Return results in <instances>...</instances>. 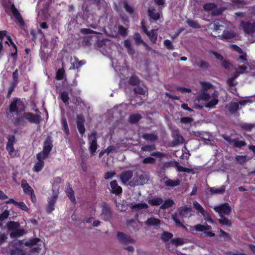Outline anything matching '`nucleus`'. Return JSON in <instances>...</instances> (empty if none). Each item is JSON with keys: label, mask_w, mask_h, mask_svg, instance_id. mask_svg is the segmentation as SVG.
<instances>
[{"label": "nucleus", "mask_w": 255, "mask_h": 255, "mask_svg": "<svg viewBox=\"0 0 255 255\" xmlns=\"http://www.w3.org/2000/svg\"><path fill=\"white\" fill-rule=\"evenodd\" d=\"M26 113H24L22 114L19 115L18 117L14 120V124L15 126H24L27 123V121L25 118Z\"/></svg>", "instance_id": "f3484780"}, {"label": "nucleus", "mask_w": 255, "mask_h": 255, "mask_svg": "<svg viewBox=\"0 0 255 255\" xmlns=\"http://www.w3.org/2000/svg\"><path fill=\"white\" fill-rule=\"evenodd\" d=\"M60 96H61V99L62 101L64 103H66L68 102V101L69 100V96H68V95L67 92H61Z\"/></svg>", "instance_id": "0e129e2a"}, {"label": "nucleus", "mask_w": 255, "mask_h": 255, "mask_svg": "<svg viewBox=\"0 0 255 255\" xmlns=\"http://www.w3.org/2000/svg\"><path fill=\"white\" fill-rule=\"evenodd\" d=\"M23 233L24 232L22 230L18 228L13 231H11L10 235L11 237H20L23 234Z\"/></svg>", "instance_id": "a19ab883"}, {"label": "nucleus", "mask_w": 255, "mask_h": 255, "mask_svg": "<svg viewBox=\"0 0 255 255\" xmlns=\"http://www.w3.org/2000/svg\"><path fill=\"white\" fill-rule=\"evenodd\" d=\"M101 215L102 218L106 221H109L112 217V214L109 206L106 203L102 205Z\"/></svg>", "instance_id": "6e6552de"}, {"label": "nucleus", "mask_w": 255, "mask_h": 255, "mask_svg": "<svg viewBox=\"0 0 255 255\" xmlns=\"http://www.w3.org/2000/svg\"><path fill=\"white\" fill-rule=\"evenodd\" d=\"M228 110L232 114L237 112L239 109V104L236 102H231L227 106Z\"/></svg>", "instance_id": "c85d7f7f"}, {"label": "nucleus", "mask_w": 255, "mask_h": 255, "mask_svg": "<svg viewBox=\"0 0 255 255\" xmlns=\"http://www.w3.org/2000/svg\"><path fill=\"white\" fill-rule=\"evenodd\" d=\"M119 240L124 244L134 243V241L129 236L121 232H119L117 234Z\"/></svg>", "instance_id": "4468645a"}, {"label": "nucleus", "mask_w": 255, "mask_h": 255, "mask_svg": "<svg viewBox=\"0 0 255 255\" xmlns=\"http://www.w3.org/2000/svg\"><path fill=\"white\" fill-rule=\"evenodd\" d=\"M144 223L147 226H158L160 224V221L158 219L151 217L147 219Z\"/></svg>", "instance_id": "393cba45"}, {"label": "nucleus", "mask_w": 255, "mask_h": 255, "mask_svg": "<svg viewBox=\"0 0 255 255\" xmlns=\"http://www.w3.org/2000/svg\"><path fill=\"white\" fill-rule=\"evenodd\" d=\"M15 140V137L14 136H11L8 138V141L6 144V148L8 152V154L11 157H14L16 156V151L13 148V143Z\"/></svg>", "instance_id": "1a4fd4ad"}, {"label": "nucleus", "mask_w": 255, "mask_h": 255, "mask_svg": "<svg viewBox=\"0 0 255 255\" xmlns=\"http://www.w3.org/2000/svg\"><path fill=\"white\" fill-rule=\"evenodd\" d=\"M58 198V195L54 194L49 198L48 202V204L46 208V212L48 213H51L54 210V206Z\"/></svg>", "instance_id": "9d476101"}, {"label": "nucleus", "mask_w": 255, "mask_h": 255, "mask_svg": "<svg viewBox=\"0 0 255 255\" xmlns=\"http://www.w3.org/2000/svg\"><path fill=\"white\" fill-rule=\"evenodd\" d=\"M141 119V116L138 114L132 115L129 117V121L132 124L136 123Z\"/></svg>", "instance_id": "a18cd8bd"}, {"label": "nucleus", "mask_w": 255, "mask_h": 255, "mask_svg": "<svg viewBox=\"0 0 255 255\" xmlns=\"http://www.w3.org/2000/svg\"><path fill=\"white\" fill-rule=\"evenodd\" d=\"M241 26L247 33L251 34L255 32V24L254 23L242 22Z\"/></svg>", "instance_id": "f8f14e48"}, {"label": "nucleus", "mask_w": 255, "mask_h": 255, "mask_svg": "<svg viewBox=\"0 0 255 255\" xmlns=\"http://www.w3.org/2000/svg\"><path fill=\"white\" fill-rule=\"evenodd\" d=\"M202 216H203L204 219L206 221H208L210 223H211V224L214 223V222L213 220L212 219L210 215L206 211L205 212V214H204V215H202Z\"/></svg>", "instance_id": "774afa93"}, {"label": "nucleus", "mask_w": 255, "mask_h": 255, "mask_svg": "<svg viewBox=\"0 0 255 255\" xmlns=\"http://www.w3.org/2000/svg\"><path fill=\"white\" fill-rule=\"evenodd\" d=\"M200 84L201 85V92L203 91L207 92V90L210 89L212 87V85L208 82H201Z\"/></svg>", "instance_id": "37998d69"}, {"label": "nucleus", "mask_w": 255, "mask_h": 255, "mask_svg": "<svg viewBox=\"0 0 255 255\" xmlns=\"http://www.w3.org/2000/svg\"><path fill=\"white\" fill-rule=\"evenodd\" d=\"M218 97L219 93L218 91H215L211 95L207 92L203 91L201 92L195 102L202 100L204 102V105L205 107L212 109L215 108V106L218 103Z\"/></svg>", "instance_id": "f257e3e1"}, {"label": "nucleus", "mask_w": 255, "mask_h": 255, "mask_svg": "<svg viewBox=\"0 0 255 255\" xmlns=\"http://www.w3.org/2000/svg\"><path fill=\"white\" fill-rule=\"evenodd\" d=\"M130 208L132 210L146 209L148 208V205L145 202H142L132 205Z\"/></svg>", "instance_id": "7c9ffc66"}, {"label": "nucleus", "mask_w": 255, "mask_h": 255, "mask_svg": "<svg viewBox=\"0 0 255 255\" xmlns=\"http://www.w3.org/2000/svg\"><path fill=\"white\" fill-rule=\"evenodd\" d=\"M53 147L51 139L50 137H47L44 142L43 150L49 154Z\"/></svg>", "instance_id": "aec40b11"}, {"label": "nucleus", "mask_w": 255, "mask_h": 255, "mask_svg": "<svg viewBox=\"0 0 255 255\" xmlns=\"http://www.w3.org/2000/svg\"><path fill=\"white\" fill-rule=\"evenodd\" d=\"M246 156L244 155H237L235 157L237 163L240 164H243L246 161Z\"/></svg>", "instance_id": "3c124183"}, {"label": "nucleus", "mask_w": 255, "mask_h": 255, "mask_svg": "<svg viewBox=\"0 0 255 255\" xmlns=\"http://www.w3.org/2000/svg\"><path fill=\"white\" fill-rule=\"evenodd\" d=\"M62 125L63 127V129L65 131L67 135L69 134V130L68 128V126L67 124V121L65 118H63L62 120Z\"/></svg>", "instance_id": "680f3d73"}, {"label": "nucleus", "mask_w": 255, "mask_h": 255, "mask_svg": "<svg viewBox=\"0 0 255 255\" xmlns=\"http://www.w3.org/2000/svg\"><path fill=\"white\" fill-rule=\"evenodd\" d=\"M64 71L63 69H59L56 73V78L58 80H61L63 79Z\"/></svg>", "instance_id": "e2e57ef3"}, {"label": "nucleus", "mask_w": 255, "mask_h": 255, "mask_svg": "<svg viewBox=\"0 0 255 255\" xmlns=\"http://www.w3.org/2000/svg\"><path fill=\"white\" fill-rule=\"evenodd\" d=\"M44 166V161L42 160H38L37 162L35 164L33 170L35 172H39L42 170Z\"/></svg>", "instance_id": "4c0bfd02"}, {"label": "nucleus", "mask_w": 255, "mask_h": 255, "mask_svg": "<svg viewBox=\"0 0 255 255\" xmlns=\"http://www.w3.org/2000/svg\"><path fill=\"white\" fill-rule=\"evenodd\" d=\"M253 127V125L251 124L243 123L241 125V128L243 129L248 131H251Z\"/></svg>", "instance_id": "864d4df0"}, {"label": "nucleus", "mask_w": 255, "mask_h": 255, "mask_svg": "<svg viewBox=\"0 0 255 255\" xmlns=\"http://www.w3.org/2000/svg\"><path fill=\"white\" fill-rule=\"evenodd\" d=\"M156 149V146L154 144L147 145L142 146L141 150L143 151H151L154 150Z\"/></svg>", "instance_id": "5fc2aeb1"}, {"label": "nucleus", "mask_w": 255, "mask_h": 255, "mask_svg": "<svg viewBox=\"0 0 255 255\" xmlns=\"http://www.w3.org/2000/svg\"><path fill=\"white\" fill-rule=\"evenodd\" d=\"M240 74V73L238 71L236 72L235 75L231 78H229L228 80V83L230 86H234L235 85V83H234V80L238 77Z\"/></svg>", "instance_id": "6e6d98bb"}, {"label": "nucleus", "mask_w": 255, "mask_h": 255, "mask_svg": "<svg viewBox=\"0 0 255 255\" xmlns=\"http://www.w3.org/2000/svg\"><path fill=\"white\" fill-rule=\"evenodd\" d=\"M172 137L174 138L173 143L175 145L182 143L184 141L183 138L179 134V132L177 130L174 131L172 133Z\"/></svg>", "instance_id": "5701e85b"}, {"label": "nucleus", "mask_w": 255, "mask_h": 255, "mask_svg": "<svg viewBox=\"0 0 255 255\" xmlns=\"http://www.w3.org/2000/svg\"><path fill=\"white\" fill-rule=\"evenodd\" d=\"M171 243L176 246H179L184 244V241L181 238L174 239L171 240Z\"/></svg>", "instance_id": "8fccbe9b"}, {"label": "nucleus", "mask_w": 255, "mask_h": 255, "mask_svg": "<svg viewBox=\"0 0 255 255\" xmlns=\"http://www.w3.org/2000/svg\"><path fill=\"white\" fill-rule=\"evenodd\" d=\"M84 119L82 116H78L77 126L78 129L80 133L84 134L85 131V128L84 126Z\"/></svg>", "instance_id": "6ab92c4d"}, {"label": "nucleus", "mask_w": 255, "mask_h": 255, "mask_svg": "<svg viewBox=\"0 0 255 255\" xmlns=\"http://www.w3.org/2000/svg\"><path fill=\"white\" fill-rule=\"evenodd\" d=\"M21 187L25 193L27 194H32L33 190L25 180H22L21 181Z\"/></svg>", "instance_id": "a878e982"}, {"label": "nucleus", "mask_w": 255, "mask_h": 255, "mask_svg": "<svg viewBox=\"0 0 255 255\" xmlns=\"http://www.w3.org/2000/svg\"><path fill=\"white\" fill-rule=\"evenodd\" d=\"M235 36V34L233 32L224 31L221 36H219L221 39H229Z\"/></svg>", "instance_id": "58836bf2"}, {"label": "nucleus", "mask_w": 255, "mask_h": 255, "mask_svg": "<svg viewBox=\"0 0 255 255\" xmlns=\"http://www.w3.org/2000/svg\"><path fill=\"white\" fill-rule=\"evenodd\" d=\"M178 211V216L179 218L180 217L181 218H189L192 216V208L190 207H187V206H184L180 207L177 210Z\"/></svg>", "instance_id": "0eeeda50"}, {"label": "nucleus", "mask_w": 255, "mask_h": 255, "mask_svg": "<svg viewBox=\"0 0 255 255\" xmlns=\"http://www.w3.org/2000/svg\"><path fill=\"white\" fill-rule=\"evenodd\" d=\"M62 182V179L60 177H56L53 178L51 181L53 187H57Z\"/></svg>", "instance_id": "bf43d9fd"}, {"label": "nucleus", "mask_w": 255, "mask_h": 255, "mask_svg": "<svg viewBox=\"0 0 255 255\" xmlns=\"http://www.w3.org/2000/svg\"><path fill=\"white\" fill-rule=\"evenodd\" d=\"M134 39L136 43H142L143 45L146 46L147 48H149V47L147 45L146 43L142 40L141 37L139 33H135L134 35Z\"/></svg>", "instance_id": "ea45409f"}, {"label": "nucleus", "mask_w": 255, "mask_h": 255, "mask_svg": "<svg viewBox=\"0 0 255 255\" xmlns=\"http://www.w3.org/2000/svg\"><path fill=\"white\" fill-rule=\"evenodd\" d=\"M15 206L23 211H27L28 210V207L23 202H17L15 203Z\"/></svg>", "instance_id": "4d7b16f0"}, {"label": "nucleus", "mask_w": 255, "mask_h": 255, "mask_svg": "<svg viewBox=\"0 0 255 255\" xmlns=\"http://www.w3.org/2000/svg\"><path fill=\"white\" fill-rule=\"evenodd\" d=\"M197 65L200 68L203 69L207 68L209 66V64L208 62L203 60H200L198 62H197Z\"/></svg>", "instance_id": "13d9d810"}, {"label": "nucleus", "mask_w": 255, "mask_h": 255, "mask_svg": "<svg viewBox=\"0 0 255 255\" xmlns=\"http://www.w3.org/2000/svg\"><path fill=\"white\" fill-rule=\"evenodd\" d=\"M172 237V234L168 232H164L161 235V239L163 241L166 242L171 239Z\"/></svg>", "instance_id": "49530a36"}, {"label": "nucleus", "mask_w": 255, "mask_h": 255, "mask_svg": "<svg viewBox=\"0 0 255 255\" xmlns=\"http://www.w3.org/2000/svg\"><path fill=\"white\" fill-rule=\"evenodd\" d=\"M168 164H173V165L177 168V170L179 172H184L188 173L194 174L196 173L195 169L193 168L184 167L180 166L178 162L175 161L173 163H168Z\"/></svg>", "instance_id": "ddd939ff"}, {"label": "nucleus", "mask_w": 255, "mask_h": 255, "mask_svg": "<svg viewBox=\"0 0 255 255\" xmlns=\"http://www.w3.org/2000/svg\"><path fill=\"white\" fill-rule=\"evenodd\" d=\"M146 34L148 36L152 42L155 43L157 38V30H151L150 31H148Z\"/></svg>", "instance_id": "2f4dec72"}, {"label": "nucleus", "mask_w": 255, "mask_h": 255, "mask_svg": "<svg viewBox=\"0 0 255 255\" xmlns=\"http://www.w3.org/2000/svg\"><path fill=\"white\" fill-rule=\"evenodd\" d=\"M8 4H6L5 2H2V5L7 8H9L11 10L13 15L14 17L17 19V21L19 22V25L20 26H23L24 24V21L22 19L20 13L18 11L17 9L15 8L13 3H12L9 0H7Z\"/></svg>", "instance_id": "f03ea898"}, {"label": "nucleus", "mask_w": 255, "mask_h": 255, "mask_svg": "<svg viewBox=\"0 0 255 255\" xmlns=\"http://www.w3.org/2000/svg\"><path fill=\"white\" fill-rule=\"evenodd\" d=\"M222 137L229 144L236 147L241 148L246 145V142L244 140H239L237 138H232L230 136L223 134Z\"/></svg>", "instance_id": "423d86ee"}, {"label": "nucleus", "mask_w": 255, "mask_h": 255, "mask_svg": "<svg viewBox=\"0 0 255 255\" xmlns=\"http://www.w3.org/2000/svg\"><path fill=\"white\" fill-rule=\"evenodd\" d=\"M222 22H221L219 20H215L214 21L213 23V29L215 31H218L220 29V27L223 26V25L221 24Z\"/></svg>", "instance_id": "69168bd1"}, {"label": "nucleus", "mask_w": 255, "mask_h": 255, "mask_svg": "<svg viewBox=\"0 0 255 255\" xmlns=\"http://www.w3.org/2000/svg\"><path fill=\"white\" fill-rule=\"evenodd\" d=\"M142 162L145 164H153L155 162V159L152 157H148L144 158Z\"/></svg>", "instance_id": "603ef678"}, {"label": "nucleus", "mask_w": 255, "mask_h": 255, "mask_svg": "<svg viewBox=\"0 0 255 255\" xmlns=\"http://www.w3.org/2000/svg\"><path fill=\"white\" fill-rule=\"evenodd\" d=\"M133 172L132 171L127 170L122 173L120 175V178L122 182L126 183L131 178Z\"/></svg>", "instance_id": "a211bd4d"}, {"label": "nucleus", "mask_w": 255, "mask_h": 255, "mask_svg": "<svg viewBox=\"0 0 255 255\" xmlns=\"http://www.w3.org/2000/svg\"><path fill=\"white\" fill-rule=\"evenodd\" d=\"M89 151L91 155H94L97 149V134L96 132H92L88 135Z\"/></svg>", "instance_id": "20e7f679"}, {"label": "nucleus", "mask_w": 255, "mask_h": 255, "mask_svg": "<svg viewBox=\"0 0 255 255\" xmlns=\"http://www.w3.org/2000/svg\"><path fill=\"white\" fill-rule=\"evenodd\" d=\"M174 204V202L171 199H168L164 201V203L160 206V208L165 209L172 207Z\"/></svg>", "instance_id": "f704fd0d"}, {"label": "nucleus", "mask_w": 255, "mask_h": 255, "mask_svg": "<svg viewBox=\"0 0 255 255\" xmlns=\"http://www.w3.org/2000/svg\"><path fill=\"white\" fill-rule=\"evenodd\" d=\"M25 107L23 103L19 99L14 100L10 105L9 110L11 113L16 114L24 110Z\"/></svg>", "instance_id": "7ed1b4c3"}, {"label": "nucleus", "mask_w": 255, "mask_h": 255, "mask_svg": "<svg viewBox=\"0 0 255 255\" xmlns=\"http://www.w3.org/2000/svg\"><path fill=\"white\" fill-rule=\"evenodd\" d=\"M142 137L146 140L150 141H154L157 139V135L153 133L143 134Z\"/></svg>", "instance_id": "473e14b6"}, {"label": "nucleus", "mask_w": 255, "mask_h": 255, "mask_svg": "<svg viewBox=\"0 0 255 255\" xmlns=\"http://www.w3.org/2000/svg\"><path fill=\"white\" fill-rule=\"evenodd\" d=\"M65 192L70 200L73 202H75L76 199L74 196V191L69 184L68 185Z\"/></svg>", "instance_id": "c756f323"}, {"label": "nucleus", "mask_w": 255, "mask_h": 255, "mask_svg": "<svg viewBox=\"0 0 255 255\" xmlns=\"http://www.w3.org/2000/svg\"><path fill=\"white\" fill-rule=\"evenodd\" d=\"M81 32L83 34H101L100 32H97L96 31H94L91 29L89 28H82L80 30Z\"/></svg>", "instance_id": "de8ad7c7"}, {"label": "nucleus", "mask_w": 255, "mask_h": 255, "mask_svg": "<svg viewBox=\"0 0 255 255\" xmlns=\"http://www.w3.org/2000/svg\"><path fill=\"white\" fill-rule=\"evenodd\" d=\"M193 207L198 212V214L200 213L202 215L205 214L206 211L202 207V206L196 201L193 202Z\"/></svg>", "instance_id": "72a5a7b5"}, {"label": "nucleus", "mask_w": 255, "mask_h": 255, "mask_svg": "<svg viewBox=\"0 0 255 255\" xmlns=\"http://www.w3.org/2000/svg\"><path fill=\"white\" fill-rule=\"evenodd\" d=\"M216 7V5L213 3H206L204 5V8L205 10L208 11L212 10V15H218L220 13V11L219 10H214Z\"/></svg>", "instance_id": "412c9836"}, {"label": "nucleus", "mask_w": 255, "mask_h": 255, "mask_svg": "<svg viewBox=\"0 0 255 255\" xmlns=\"http://www.w3.org/2000/svg\"><path fill=\"white\" fill-rule=\"evenodd\" d=\"M171 219L175 222L176 226L182 228L185 231H187V227L180 221L177 213H174L171 215Z\"/></svg>", "instance_id": "4be33fe9"}, {"label": "nucleus", "mask_w": 255, "mask_h": 255, "mask_svg": "<svg viewBox=\"0 0 255 255\" xmlns=\"http://www.w3.org/2000/svg\"><path fill=\"white\" fill-rule=\"evenodd\" d=\"M193 121V119L190 117H184L180 119V122L185 124L191 123Z\"/></svg>", "instance_id": "338daca9"}, {"label": "nucleus", "mask_w": 255, "mask_h": 255, "mask_svg": "<svg viewBox=\"0 0 255 255\" xmlns=\"http://www.w3.org/2000/svg\"><path fill=\"white\" fill-rule=\"evenodd\" d=\"M49 154L47 153L46 152H44L42 150L41 152H39L37 155V160H42L43 161L44 159H45Z\"/></svg>", "instance_id": "052dcab7"}, {"label": "nucleus", "mask_w": 255, "mask_h": 255, "mask_svg": "<svg viewBox=\"0 0 255 255\" xmlns=\"http://www.w3.org/2000/svg\"><path fill=\"white\" fill-rule=\"evenodd\" d=\"M148 202L151 206H158L162 203L163 200L160 198H154L149 199Z\"/></svg>", "instance_id": "c9c22d12"}, {"label": "nucleus", "mask_w": 255, "mask_h": 255, "mask_svg": "<svg viewBox=\"0 0 255 255\" xmlns=\"http://www.w3.org/2000/svg\"><path fill=\"white\" fill-rule=\"evenodd\" d=\"M180 183V180L178 179L176 180L167 179L164 181V184L166 186L174 187L179 185Z\"/></svg>", "instance_id": "bb28decb"}, {"label": "nucleus", "mask_w": 255, "mask_h": 255, "mask_svg": "<svg viewBox=\"0 0 255 255\" xmlns=\"http://www.w3.org/2000/svg\"><path fill=\"white\" fill-rule=\"evenodd\" d=\"M148 13L149 17L154 20H158L160 17V13L154 8H149Z\"/></svg>", "instance_id": "b1692460"}, {"label": "nucleus", "mask_w": 255, "mask_h": 255, "mask_svg": "<svg viewBox=\"0 0 255 255\" xmlns=\"http://www.w3.org/2000/svg\"><path fill=\"white\" fill-rule=\"evenodd\" d=\"M25 119L27 122L32 124H38L40 121V116L32 113L27 112L26 113Z\"/></svg>", "instance_id": "9b49d317"}, {"label": "nucleus", "mask_w": 255, "mask_h": 255, "mask_svg": "<svg viewBox=\"0 0 255 255\" xmlns=\"http://www.w3.org/2000/svg\"><path fill=\"white\" fill-rule=\"evenodd\" d=\"M225 190L226 186L225 185H222L219 188L209 187L207 189V192L211 194H222L225 192Z\"/></svg>", "instance_id": "2eb2a0df"}, {"label": "nucleus", "mask_w": 255, "mask_h": 255, "mask_svg": "<svg viewBox=\"0 0 255 255\" xmlns=\"http://www.w3.org/2000/svg\"><path fill=\"white\" fill-rule=\"evenodd\" d=\"M193 229L198 232H204L206 231L210 230L211 227L209 225H203L201 224H198L193 226Z\"/></svg>", "instance_id": "cd10ccee"}, {"label": "nucleus", "mask_w": 255, "mask_h": 255, "mask_svg": "<svg viewBox=\"0 0 255 255\" xmlns=\"http://www.w3.org/2000/svg\"><path fill=\"white\" fill-rule=\"evenodd\" d=\"M213 209L215 212L220 214V216L229 215L231 212V207L228 203L215 206Z\"/></svg>", "instance_id": "39448f33"}, {"label": "nucleus", "mask_w": 255, "mask_h": 255, "mask_svg": "<svg viewBox=\"0 0 255 255\" xmlns=\"http://www.w3.org/2000/svg\"><path fill=\"white\" fill-rule=\"evenodd\" d=\"M221 218L219 219V222L222 225H226L227 226H231V222L227 218L225 217L224 216H220Z\"/></svg>", "instance_id": "c03bdc74"}, {"label": "nucleus", "mask_w": 255, "mask_h": 255, "mask_svg": "<svg viewBox=\"0 0 255 255\" xmlns=\"http://www.w3.org/2000/svg\"><path fill=\"white\" fill-rule=\"evenodd\" d=\"M186 22L190 27L194 28H197L200 27L199 24L196 21L192 19H188L186 20Z\"/></svg>", "instance_id": "09e8293b"}, {"label": "nucleus", "mask_w": 255, "mask_h": 255, "mask_svg": "<svg viewBox=\"0 0 255 255\" xmlns=\"http://www.w3.org/2000/svg\"><path fill=\"white\" fill-rule=\"evenodd\" d=\"M19 223L15 222H10L7 224V227L8 229L11 230V232L19 228Z\"/></svg>", "instance_id": "79ce46f5"}, {"label": "nucleus", "mask_w": 255, "mask_h": 255, "mask_svg": "<svg viewBox=\"0 0 255 255\" xmlns=\"http://www.w3.org/2000/svg\"><path fill=\"white\" fill-rule=\"evenodd\" d=\"M111 191L113 193L116 195L121 194L122 192V188L121 186H119L116 180H114L111 182Z\"/></svg>", "instance_id": "dca6fc26"}, {"label": "nucleus", "mask_w": 255, "mask_h": 255, "mask_svg": "<svg viewBox=\"0 0 255 255\" xmlns=\"http://www.w3.org/2000/svg\"><path fill=\"white\" fill-rule=\"evenodd\" d=\"M124 46L127 49L128 53L130 55H133L134 54V50L131 45L130 42L128 40H126L124 41Z\"/></svg>", "instance_id": "e433bc0d"}]
</instances>
